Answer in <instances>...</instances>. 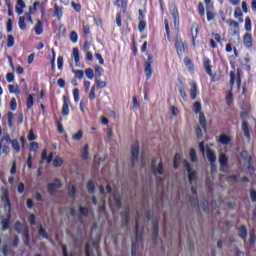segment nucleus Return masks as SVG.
Masks as SVG:
<instances>
[{
    "instance_id": "obj_1",
    "label": "nucleus",
    "mask_w": 256,
    "mask_h": 256,
    "mask_svg": "<svg viewBox=\"0 0 256 256\" xmlns=\"http://www.w3.org/2000/svg\"><path fill=\"white\" fill-rule=\"evenodd\" d=\"M184 168L187 171L189 183L192 186L191 187V193L192 196H190V203L192 207H195L197 205V190L195 189V186L197 184V172L191 168V164L187 162V160L183 161Z\"/></svg>"
},
{
    "instance_id": "obj_2",
    "label": "nucleus",
    "mask_w": 256,
    "mask_h": 256,
    "mask_svg": "<svg viewBox=\"0 0 256 256\" xmlns=\"http://www.w3.org/2000/svg\"><path fill=\"white\" fill-rule=\"evenodd\" d=\"M199 149L203 153V155H205V151H206L207 159L208 161H210V164L212 167V172L215 171V161L217 160V157L215 156V152H213V150H211L209 147L205 148L204 142H201L199 144Z\"/></svg>"
},
{
    "instance_id": "obj_3",
    "label": "nucleus",
    "mask_w": 256,
    "mask_h": 256,
    "mask_svg": "<svg viewBox=\"0 0 256 256\" xmlns=\"http://www.w3.org/2000/svg\"><path fill=\"white\" fill-rule=\"evenodd\" d=\"M89 213V206H79V211L75 210V208L70 209V215L75 219H81V217H87Z\"/></svg>"
},
{
    "instance_id": "obj_4",
    "label": "nucleus",
    "mask_w": 256,
    "mask_h": 256,
    "mask_svg": "<svg viewBox=\"0 0 256 256\" xmlns=\"http://www.w3.org/2000/svg\"><path fill=\"white\" fill-rule=\"evenodd\" d=\"M225 22L229 26V29H228L229 35H232V36L239 35L240 33L239 22L233 19H228Z\"/></svg>"
},
{
    "instance_id": "obj_5",
    "label": "nucleus",
    "mask_w": 256,
    "mask_h": 256,
    "mask_svg": "<svg viewBox=\"0 0 256 256\" xmlns=\"http://www.w3.org/2000/svg\"><path fill=\"white\" fill-rule=\"evenodd\" d=\"M169 11L172 19H174V26L179 27V10H177V6L173 3L169 4Z\"/></svg>"
},
{
    "instance_id": "obj_6",
    "label": "nucleus",
    "mask_w": 256,
    "mask_h": 256,
    "mask_svg": "<svg viewBox=\"0 0 256 256\" xmlns=\"http://www.w3.org/2000/svg\"><path fill=\"white\" fill-rule=\"evenodd\" d=\"M153 65V56L148 55V58L145 62V75L147 79H151V75H153V69L151 68Z\"/></svg>"
},
{
    "instance_id": "obj_7",
    "label": "nucleus",
    "mask_w": 256,
    "mask_h": 256,
    "mask_svg": "<svg viewBox=\"0 0 256 256\" xmlns=\"http://www.w3.org/2000/svg\"><path fill=\"white\" fill-rule=\"evenodd\" d=\"M233 85H235V72H230V92L228 93V95L226 96L227 99V103L228 105L231 103V101H233Z\"/></svg>"
},
{
    "instance_id": "obj_8",
    "label": "nucleus",
    "mask_w": 256,
    "mask_h": 256,
    "mask_svg": "<svg viewBox=\"0 0 256 256\" xmlns=\"http://www.w3.org/2000/svg\"><path fill=\"white\" fill-rule=\"evenodd\" d=\"M175 47L178 55H183L185 51H187V44H185L183 41H179V39L175 42Z\"/></svg>"
},
{
    "instance_id": "obj_9",
    "label": "nucleus",
    "mask_w": 256,
    "mask_h": 256,
    "mask_svg": "<svg viewBox=\"0 0 256 256\" xmlns=\"http://www.w3.org/2000/svg\"><path fill=\"white\" fill-rule=\"evenodd\" d=\"M59 187H61V182L58 179H56L53 183L48 184V192L51 195H55V193H57V189H59Z\"/></svg>"
},
{
    "instance_id": "obj_10",
    "label": "nucleus",
    "mask_w": 256,
    "mask_h": 256,
    "mask_svg": "<svg viewBox=\"0 0 256 256\" xmlns=\"http://www.w3.org/2000/svg\"><path fill=\"white\" fill-rule=\"evenodd\" d=\"M152 172L156 177H159V175H163V173H165L163 171V164H159L158 166L155 165L154 160L152 161Z\"/></svg>"
},
{
    "instance_id": "obj_11",
    "label": "nucleus",
    "mask_w": 256,
    "mask_h": 256,
    "mask_svg": "<svg viewBox=\"0 0 256 256\" xmlns=\"http://www.w3.org/2000/svg\"><path fill=\"white\" fill-rule=\"evenodd\" d=\"M219 163H220L221 171H223L224 173H227V156H225V154L222 153L220 155Z\"/></svg>"
},
{
    "instance_id": "obj_12",
    "label": "nucleus",
    "mask_w": 256,
    "mask_h": 256,
    "mask_svg": "<svg viewBox=\"0 0 256 256\" xmlns=\"http://www.w3.org/2000/svg\"><path fill=\"white\" fill-rule=\"evenodd\" d=\"M1 201L3 203L5 211H11V202L9 201V198L7 197V193H3L1 197Z\"/></svg>"
},
{
    "instance_id": "obj_13",
    "label": "nucleus",
    "mask_w": 256,
    "mask_h": 256,
    "mask_svg": "<svg viewBox=\"0 0 256 256\" xmlns=\"http://www.w3.org/2000/svg\"><path fill=\"white\" fill-rule=\"evenodd\" d=\"M25 1L23 0H17L15 11L18 15H23V9H25Z\"/></svg>"
},
{
    "instance_id": "obj_14",
    "label": "nucleus",
    "mask_w": 256,
    "mask_h": 256,
    "mask_svg": "<svg viewBox=\"0 0 256 256\" xmlns=\"http://www.w3.org/2000/svg\"><path fill=\"white\" fill-rule=\"evenodd\" d=\"M93 251L95 254L91 253V249L89 248V243H86L85 255L86 256H99V250L97 249V244H94Z\"/></svg>"
},
{
    "instance_id": "obj_15",
    "label": "nucleus",
    "mask_w": 256,
    "mask_h": 256,
    "mask_svg": "<svg viewBox=\"0 0 256 256\" xmlns=\"http://www.w3.org/2000/svg\"><path fill=\"white\" fill-rule=\"evenodd\" d=\"M139 159V144H135L132 147V164Z\"/></svg>"
},
{
    "instance_id": "obj_16",
    "label": "nucleus",
    "mask_w": 256,
    "mask_h": 256,
    "mask_svg": "<svg viewBox=\"0 0 256 256\" xmlns=\"http://www.w3.org/2000/svg\"><path fill=\"white\" fill-rule=\"evenodd\" d=\"M189 85L191 86L190 89V98L191 99H197V83L195 82H190Z\"/></svg>"
},
{
    "instance_id": "obj_17",
    "label": "nucleus",
    "mask_w": 256,
    "mask_h": 256,
    "mask_svg": "<svg viewBox=\"0 0 256 256\" xmlns=\"http://www.w3.org/2000/svg\"><path fill=\"white\" fill-rule=\"evenodd\" d=\"M245 47H253V37L251 34L247 33L243 37Z\"/></svg>"
},
{
    "instance_id": "obj_18",
    "label": "nucleus",
    "mask_w": 256,
    "mask_h": 256,
    "mask_svg": "<svg viewBox=\"0 0 256 256\" xmlns=\"http://www.w3.org/2000/svg\"><path fill=\"white\" fill-rule=\"evenodd\" d=\"M234 18L239 21V23H243V11H241V8L236 7L234 10Z\"/></svg>"
},
{
    "instance_id": "obj_19",
    "label": "nucleus",
    "mask_w": 256,
    "mask_h": 256,
    "mask_svg": "<svg viewBox=\"0 0 256 256\" xmlns=\"http://www.w3.org/2000/svg\"><path fill=\"white\" fill-rule=\"evenodd\" d=\"M204 69L210 77L213 75V72L211 71V60L209 58H204Z\"/></svg>"
},
{
    "instance_id": "obj_20",
    "label": "nucleus",
    "mask_w": 256,
    "mask_h": 256,
    "mask_svg": "<svg viewBox=\"0 0 256 256\" xmlns=\"http://www.w3.org/2000/svg\"><path fill=\"white\" fill-rule=\"evenodd\" d=\"M34 31L36 35H43V22L41 20H37Z\"/></svg>"
},
{
    "instance_id": "obj_21",
    "label": "nucleus",
    "mask_w": 256,
    "mask_h": 256,
    "mask_svg": "<svg viewBox=\"0 0 256 256\" xmlns=\"http://www.w3.org/2000/svg\"><path fill=\"white\" fill-rule=\"evenodd\" d=\"M41 163H43V161H46L47 163H51V161H53V153H50L49 156H47V150H44L41 154Z\"/></svg>"
},
{
    "instance_id": "obj_22",
    "label": "nucleus",
    "mask_w": 256,
    "mask_h": 256,
    "mask_svg": "<svg viewBox=\"0 0 256 256\" xmlns=\"http://www.w3.org/2000/svg\"><path fill=\"white\" fill-rule=\"evenodd\" d=\"M54 15L57 17L58 21H61V17H63V9L57 4L54 5Z\"/></svg>"
},
{
    "instance_id": "obj_23",
    "label": "nucleus",
    "mask_w": 256,
    "mask_h": 256,
    "mask_svg": "<svg viewBox=\"0 0 256 256\" xmlns=\"http://www.w3.org/2000/svg\"><path fill=\"white\" fill-rule=\"evenodd\" d=\"M62 115H69V104L67 103V96H63Z\"/></svg>"
},
{
    "instance_id": "obj_24",
    "label": "nucleus",
    "mask_w": 256,
    "mask_h": 256,
    "mask_svg": "<svg viewBox=\"0 0 256 256\" xmlns=\"http://www.w3.org/2000/svg\"><path fill=\"white\" fill-rule=\"evenodd\" d=\"M23 243L26 247H29V227L25 226L23 233Z\"/></svg>"
},
{
    "instance_id": "obj_25",
    "label": "nucleus",
    "mask_w": 256,
    "mask_h": 256,
    "mask_svg": "<svg viewBox=\"0 0 256 256\" xmlns=\"http://www.w3.org/2000/svg\"><path fill=\"white\" fill-rule=\"evenodd\" d=\"M242 131H244L245 137H247V139H249V137H250V134H249V123H247V120H244L242 122Z\"/></svg>"
},
{
    "instance_id": "obj_26",
    "label": "nucleus",
    "mask_w": 256,
    "mask_h": 256,
    "mask_svg": "<svg viewBox=\"0 0 256 256\" xmlns=\"http://www.w3.org/2000/svg\"><path fill=\"white\" fill-rule=\"evenodd\" d=\"M14 230L16 231V233H25V227L23 226V224H21V222L15 223Z\"/></svg>"
},
{
    "instance_id": "obj_27",
    "label": "nucleus",
    "mask_w": 256,
    "mask_h": 256,
    "mask_svg": "<svg viewBox=\"0 0 256 256\" xmlns=\"http://www.w3.org/2000/svg\"><path fill=\"white\" fill-rule=\"evenodd\" d=\"M110 201H114L115 205L121 207V197L117 194H112Z\"/></svg>"
},
{
    "instance_id": "obj_28",
    "label": "nucleus",
    "mask_w": 256,
    "mask_h": 256,
    "mask_svg": "<svg viewBox=\"0 0 256 256\" xmlns=\"http://www.w3.org/2000/svg\"><path fill=\"white\" fill-rule=\"evenodd\" d=\"M81 157H82V159H84V161H87V159H89V145L88 144H86L84 146Z\"/></svg>"
},
{
    "instance_id": "obj_29",
    "label": "nucleus",
    "mask_w": 256,
    "mask_h": 256,
    "mask_svg": "<svg viewBox=\"0 0 256 256\" xmlns=\"http://www.w3.org/2000/svg\"><path fill=\"white\" fill-rule=\"evenodd\" d=\"M10 144L12 145V148L16 153H19V151H21V146H19V140L14 139L12 140V142H10Z\"/></svg>"
},
{
    "instance_id": "obj_30",
    "label": "nucleus",
    "mask_w": 256,
    "mask_h": 256,
    "mask_svg": "<svg viewBox=\"0 0 256 256\" xmlns=\"http://www.w3.org/2000/svg\"><path fill=\"white\" fill-rule=\"evenodd\" d=\"M1 225H2V231H7V229H9V227L11 225V220H9V219H2Z\"/></svg>"
},
{
    "instance_id": "obj_31",
    "label": "nucleus",
    "mask_w": 256,
    "mask_h": 256,
    "mask_svg": "<svg viewBox=\"0 0 256 256\" xmlns=\"http://www.w3.org/2000/svg\"><path fill=\"white\" fill-rule=\"evenodd\" d=\"M199 123H200V125L198 127H201L202 129H205V127H207V121L205 120V115L204 114L200 113Z\"/></svg>"
},
{
    "instance_id": "obj_32",
    "label": "nucleus",
    "mask_w": 256,
    "mask_h": 256,
    "mask_svg": "<svg viewBox=\"0 0 256 256\" xmlns=\"http://www.w3.org/2000/svg\"><path fill=\"white\" fill-rule=\"evenodd\" d=\"M213 8H206L207 11V21H213L215 19V12L212 10Z\"/></svg>"
},
{
    "instance_id": "obj_33",
    "label": "nucleus",
    "mask_w": 256,
    "mask_h": 256,
    "mask_svg": "<svg viewBox=\"0 0 256 256\" xmlns=\"http://www.w3.org/2000/svg\"><path fill=\"white\" fill-rule=\"evenodd\" d=\"M18 25L22 31H25V29H27V24H25V17H19Z\"/></svg>"
},
{
    "instance_id": "obj_34",
    "label": "nucleus",
    "mask_w": 256,
    "mask_h": 256,
    "mask_svg": "<svg viewBox=\"0 0 256 256\" xmlns=\"http://www.w3.org/2000/svg\"><path fill=\"white\" fill-rule=\"evenodd\" d=\"M38 6H39V2H34L33 5L29 7V11L27 13L29 15L35 14V11H37Z\"/></svg>"
},
{
    "instance_id": "obj_35",
    "label": "nucleus",
    "mask_w": 256,
    "mask_h": 256,
    "mask_svg": "<svg viewBox=\"0 0 256 256\" xmlns=\"http://www.w3.org/2000/svg\"><path fill=\"white\" fill-rule=\"evenodd\" d=\"M73 141H81L83 139V131L79 130L76 134L72 136Z\"/></svg>"
},
{
    "instance_id": "obj_36",
    "label": "nucleus",
    "mask_w": 256,
    "mask_h": 256,
    "mask_svg": "<svg viewBox=\"0 0 256 256\" xmlns=\"http://www.w3.org/2000/svg\"><path fill=\"white\" fill-rule=\"evenodd\" d=\"M27 109H33V95L29 94L26 101Z\"/></svg>"
},
{
    "instance_id": "obj_37",
    "label": "nucleus",
    "mask_w": 256,
    "mask_h": 256,
    "mask_svg": "<svg viewBox=\"0 0 256 256\" xmlns=\"http://www.w3.org/2000/svg\"><path fill=\"white\" fill-rule=\"evenodd\" d=\"M88 193L93 194L95 193V183L93 181H89L87 185Z\"/></svg>"
},
{
    "instance_id": "obj_38",
    "label": "nucleus",
    "mask_w": 256,
    "mask_h": 256,
    "mask_svg": "<svg viewBox=\"0 0 256 256\" xmlns=\"http://www.w3.org/2000/svg\"><path fill=\"white\" fill-rule=\"evenodd\" d=\"M239 235L242 239H245L247 237V228H245V226L240 227Z\"/></svg>"
},
{
    "instance_id": "obj_39",
    "label": "nucleus",
    "mask_w": 256,
    "mask_h": 256,
    "mask_svg": "<svg viewBox=\"0 0 256 256\" xmlns=\"http://www.w3.org/2000/svg\"><path fill=\"white\" fill-rule=\"evenodd\" d=\"M220 143H222V145H229V141H231V139H229V137L222 135L220 136L219 139Z\"/></svg>"
},
{
    "instance_id": "obj_40",
    "label": "nucleus",
    "mask_w": 256,
    "mask_h": 256,
    "mask_svg": "<svg viewBox=\"0 0 256 256\" xmlns=\"http://www.w3.org/2000/svg\"><path fill=\"white\" fill-rule=\"evenodd\" d=\"M13 45H15V38L13 35H9L7 39V47L11 48Z\"/></svg>"
},
{
    "instance_id": "obj_41",
    "label": "nucleus",
    "mask_w": 256,
    "mask_h": 256,
    "mask_svg": "<svg viewBox=\"0 0 256 256\" xmlns=\"http://www.w3.org/2000/svg\"><path fill=\"white\" fill-rule=\"evenodd\" d=\"M85 74H86V77H88V79H94L95 77V74L93 73V69L91 68L86 69Z\"/></svg>"
},
{
    "instance_id": "obj_42",
    "label": "nucleus",
    "mask_w": 256,
    "mask_h": 256,
    "mask_svg": "<svg viewBox=\"0 0 256 256\" xmlns=\"http://www.w3.org/2000/svg\"><path fill=\"white\" fill-rule=\"evenodd\" d=\"M77 39H79V36L77 35V32L72 31L70 34V41L72 43H77Z\"/></svg>"
},
{
    "instance_id": "obj_43",
    "label": "nucleus",
    "mask_w": 256,
    "mask_h": 256,
    "mask_svg": "<svg viewBox=\"0 0 256 256\" xmlns=\"http://www.w3.org/2000/svg\"><path fill=\"white\" fill-rule=\"evenodd\" d=\"M0 141H2V143H12L13 142V140H11V135H9V134L3 135V137Z\"/></svg>"
},
{
    "instance_id": "obj_44",
    "label": "nucleus",
    "mask_w": 256,
    "mask_h": 256,
    "mask_svg": "<svg viewBox=\"0 0 256 256\" xmlns=\"http://www.w3.org/2000/svg\"><path fill=\"white\" fill-rule=\"evenodd\" d=\"M96 85L99 87V89H105L107 87V83L105 81H102L100 79H96Z\"/></svg>"
},
{
    "instance_id": "obj_45",
    "label": "nucleus",
    "mask_w": 256,
    "mask_h": 256,
    "mask_svg": "<svg viewBox=\"0 0 256 256\" xmlns=\"http://www.w3.org/2000/svg\"><path fill=\"white\" fill-rule=\"evenodd\" d=\"M6 31L8 33H11V31H13V20L8 19L7 24H6Z\"/></svg>"
},
{
    "instance_id": "obj_46",
    "label": "nucleus",
    "mask_w": 256,
    "mask_h": 256,
    "mask_svg": "<svg viewBox=\"0 0 256 256\" xmlns=\"http://www.w3.org/2000/svg\"><path fill=\"white\" fill-rule=\"evenodd\" d=\"M76 79H82L84 77V73L81 70H73Z\"/></svg>"
},
{
    "instance_id": "obj_47",
    "label": "nucleus",
    "mask_w": 256,
    "mask_h": 256,
    "mask_svg": "<svg viewBox=\"0 0 256 256\" xmlns=\"http://www.w3.org/2000/svg\"><path fill=\"white\" fill-rule=\"evenodd\" d=\"M54 167H61L63 165V160L59 157H56L53 161Z\"/></svg>"
},
{
    "instance_id": "obj_48",
    "label": "nucleus",
    "mask_w": 256,
    "mask_h": 256,
    "mask_svg": "<svg viewBox=\"0 0 256 256\" xmlns=\"http://www.w3.org/2000/svg\"><path fill=\"white\" fill-rule=\"evenodd\" d=\"M73 55L75 63H79V48L73 49Z\"/></svg>"
},
{
    "instance_id": "obj_49",
    "label": "nucleus",
    "mask_w": 256,
    "mask_h": 256,
    "mask_svg": "<svg viewBox=\"0 0 256 256\" xmlns=\"http://www.w3.org/2000/svg\"><path fill=\"white\" fill-rule=\"evenodd\" d=\"M8 89L10 93H19V86L9 85Z\"/></svg>"
},
{
    "instance_id": "obj_50",
    "label": "nucleus",
    "mask_w": 256,
    "mask_h": 256,
    "mask_svg": "<svg viewBox=\"0 0 256 256\" xmlns=\"http://www.w3.org/2000/svg\"><path fill=\"white\" fill-rule=\"evenodd\" d=\"M245 29L246 31H251V18L249 17L245 19Z\"/></svg>"
},
{
    "instance_id": "obj_51",
    "label": "nucleus",
    "mask_w": 256,
    "mask_h": 256,
    "mask_svg": "<svg viewBox=\"0 0 256 256\" xmlns=\"http://www.w3.org/2000/svg\"><path fill=\"white\" fill-rule=\"evenodd\" d=\"M179 93L182 99H187V92H185V88L183 86L179 87Z\"/></svg>"
},
{
    "instance_id": "obj_52",
    "label": "nucleus",
    "mask_w": 256,
    "mask_h": 256,
    "mask_svg": "<svg viewBox=\"0 0 256 256\" xmlns=\"http://www.w3.org/2000/svg\"><path fill=\"white\" fill-rule=\"evenodd\" d=\"M39 235H40V237H43L44 239H49V235L47 234V232H45V229H43V227H40Z\"/></svg>"
},
{
    "instance_id": "obj_53",
    "label": "nucleus",
    "mask_w": 256,
    "mask_h": 256,
    "mask_svg": "<svg viewBox=\"0 0 256 256\" xmlns=\"http://www.w3.org/2000/svg\"><path fill=\"white\" fill-rule=\"evenodd\" d=\"M73 97H74L75 103H79V89L75 88L73 90Z\"/></svg>"
},
{
    "instance_id": "obj_54",
    "label": "nucleus",
    "mask_w": 256,
    "mask_h": 256,
    "mask_svg": "<svg viewBox=\"0 0 256 256\" xmlns=\"http://www.w3.org/2000/svg\"><path fill=\"white\" fill-rule=\"evenodd\" d=\"M10 109L12 111H15V109H17V100L15 98H12L10 101Z\"/></svg>"
},
{
    "instance_id": "obj_55",
    "label": "nucleus",
    "mask_w": 256,
    "mask_h": 256,
    "mask_svg": "<svg viewBox=\"0 0 256 256\" xmlns=\"http://www.w3.org/2000/svg\"><path fill=\"white\" fill-rule=\"evenodd\" d=\"M193 109L196 113H201V103L200 102H195Z\"/></svg>"
},
{
    "instance_id": "obj_56",
    "label": "nucleus",
    "mask_w": 256,
    "mask_h": 256,
    "mask_svg": "<svg viewBox=\"0 0 256 256\" xmlns=\"http://www.w3.org/2000/svg\"><path fill=\"white\" fill-rule=\"evenodd\" d=\"M6 81H7L8 83H13V81H15V76L13 75V73H8V74L6 75Z\"/></svg>"
},
{
    "instance_id": "obj_57",
    "label": "nucleus",
    "mask_w": 256,
    "mask_h": 256,
    "mask_svg": "<svg viewBox=\"0 0 256 256\" xmlns=\"http://www.w3.org/2000/svg\"><path fill=\"white\" fill-rule=\"evenodd\" d=\"M190 159L192 163H195V161H197V156L195 155V149L190 150Z\"/></svg>"
},
{
    "instance_id": "obj_58",
    "label": "nucleus",
    "mask_w": 256,
    "mask_h": 256,
    "mask_svg": "<svg viewBox=\"0 0 256 256\" xmlns=\"http://www.w3.org/2000/svg\"><path fill=\"white\" fill-rule=\"evenodd\" d=\"M198 11H199L200 15H205V6H203L202 2H200L198 4Z\"/></svg>"
},
{
    "instance_id": "obj_59",
    "label": "nucleus",
    "mask_w": 256,
    "mask_h": 256,
    "mask_svg": "<svg viewBox=\"0 0 256 256\" xmlns=\"http://www.w3.org/2000/svg\"><path fill=\"white\" fill-rule=\"evenodd\" d=\"M145 25H146L145 21L140 20V23H139V25H138V29H139V31H140L141 33H143V31H145Z\"/></svg>"
},
{
    "instance_id": "obj_60",
    "label": "nucleus",
    "mask_w": 256,
    "mask_h": 256,
    "mask_svg": "<svg viewBox=\"0 0 256 256\" xmlns=\"http://www.w3.org/2000/svg\"><path fill=\"white\" fill-rule=\"evenodd\" d=\"M57 65H58V69L61 71V69H63V57L61 56L58 57Z\"/></svg>"
},
{
    "instance_id": "obj_61",
    "label": "nucleus",
    "mask_w": 256,
    "mask_h": 256,
    "mask_svg": "<svg viewBox=\"0 0 256 256\" xmlns=\"http://www.w3.org/2000/svg\"><path fill=\"white\" fill-rule=\"evenodd\" d=\"M249 244L255 245V233L254 232H250Z\"/></svg>"
},
{
    "instance_id": "obj_62",
    "label": "nucleus",
    "mask_w": 256,
    "mask_h": 256,
    "mask_svg": "<svg viewBox=\"0 0 256 256\" xmlns=\"http://www.w3.org/2000/svg\"><path fill=\"white\" fill-rule=\"evenodd\" d=\"M181 159V156L179 154H176L174 157V167H179V160Z\"/></svg>"
},
{
    "instance_id": "obj_63",
    "label": "nucleus",
    "mask_w": 256,
    "mask_h": 256,
    "mask_svg": "<svg viewBox=\"0 0 256 256\" xmlns=\"http://www.w3.org/2000/svg\"><path fill=\"white\" fill-rule=\"evenodd\" d=\"M2 153L4 155H7L9 153V146L5 145V143H2Z\"/></svg>"
},
{
    "instance_id": "obj_64",
    "label": "nucleus",
    "mask_w": 256,
    "mask_h": 256,
    "mask_svg": "<svg viewBox=\"0 0 256 256\" xmlns=\"http://www.w3.org/2000/svg\"><path fill=\"white\" fill-rule=\"evenodd\" d=\"M132 256H137V243H132Z\"/></svg>"
}]
</instances>
